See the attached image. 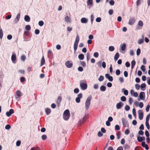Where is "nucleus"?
<instances>
[{"instance_id":"nucleus-27","label":"nucleus","mask_w":150,"mask_h":150,"mask_svg":"<svg viewBox=\"0 0 150 150\" xmlns=\"http://www.w3.org/2000/svg\"><path fill=\"white\" fill-rule=\"evenodd\" d=\"M122 92L124 93V94L125 95H127L128 94V92L127 90H125V88H122Z\"/></svg>"},{"instance_id":"nucleus-18","label":"nucleus","mask_w":150,"mask_h":150,"mask_svg":"<svg viewBox=\"0 0 150 150\" xmlns=\"http://www.w3.org/2000/svg\"><path fill=\"white\" fill-rule=\"evenodd\" d=\"M30 18L28 15H25L24 17L25 21L27 22H29L30 21Z\"/></svg>"},{"instance_id":"nucleus-49","label":"nucleus","mask_w":150,"mask_h":150,"mask_svg":"<svg viewBox=\"0 0 150 150\" xmlns=\"http://www.w3.org/2000/svg\"><path fill=\"white\" fill-rule=\"evenodd\" d=\"M146 126L148 129H149V125L148 122H145Z\"/></svg>"},{"instance_id":"nucleus-26","label":"nucleus","mask_w":150,"mask_h":150,"mask_svg":"<svg viewBox=\"0 0 150 150\" xmlns=\"http://www.w3.org/2000/svg\"><path fill=\"white\" fill-rule=\"evenodd\" d=\"M119 57V54L118 53H117L115 55L114 59L115 61H117Z\"/></svg>"},{"instance_id":"nucleus-59","label":"nucleus","mask_w":150,"mask_h":150,"mask_svg":"<svg viewBox=\"0 0 150 150\" xmlns=\"http://www.w3.org/2000/svg\"><path fill=\"white\" fill-rule=\"evenodd\" d=\"M114 3V1L113 0H111L109 2V4L111 5H113Z\"/></svg>"},{"instance_id":"nucleus-30","label":"nucleus","mask_w":150,"mask_h":150,"mask_svg":"<svg viewBox=\"0 0 150 150\" xmlns=\"http://www.w3.org/2000/svg\"><path fill=\"white\" fill-rule=\"evenodd\" d=\"M78 58L80 60H83L84 58V56L82 54H80L79 55Z\"/></svg>"},{"instance_id":"nucleus-6","label":"nucleus","mask_w":150,"mask_h":150,"mask_svg":"<svg viewBox=\"0 0 150 150\" xmlns=\"http://www.w3.org/2000/svg\"><path fill=\"white\" fill-rule=\"evenodd\" d=\"M139 114V118L140 120H142L143 117V112L142 110H140L138 112Z\"/></svg>"},{"instance_id":"nucleus-55","label":"nucleus","mask_w":150,"mask_h":150,"mask_svg":"<svg viewBox=\"0 0 150 150\" xmlns=\"http://www.w3.org/2000/svg\"><path fill=\"white\" fill-rule=\"evenodd\" d=\"M125 109L126 111H128L130 109V107L129 105H126L125 106Z\"/></svg>"},{"instance_id":"nucleus-10","label":"nucleus","mask_w":150,"mask_h":150,"mask_svg":"<svg viewBox=\"0 0 150 150\" xmlns=\"http://www.w3.org/2000/svg\"><path fill=\"white\" fill-rule=\"evenodd\" d=\"M145 93L143 92H141L139 94V97L142 100H144L145 98Z\"/></svg>"},{"instance_id":"nucleus-19","label":"nucleus","mask_w":150,"mask_h":150,"mask_svg":"<svg viewBox=\"0 0 150 150\" xmlns=\"http://www.w3.org/2000/svg\"><path fill=\"white\" fill-rule=\"evenodd\" d=\"M98 66H106V63L104 62H102L101 61H99L97 63Z\"/></svg>"},{"instance_id":"nucleus-9","label":"nucleus","mask_w":150,"mask_h":150,"mask_svg":"<svg viewBox=\"0 0 150 150\" xmlns=\"http://www.w3.org/2000/svg\"><path fill=\"white\" fill-rule=\"evenodd\" d=\"M105 77L106 79H108L110 81H113V77L112 76H110L109 74H106Z\"/></svg>"},{"instance_id":"nucleus-33","label":"nucleus","mask_w":150,"mask_h":150,"mask_svg":"<svg viewBox=\"0 0 150 150\" xmlns=\"http://www.w3.org/2000/svg\"><path fill=\"white\" fill-rule=\"evenodd\" d=\"M104 79V77L103 76L101 75L100 76L98 79V80L100 81H102Z\"/></svg>"},{"instance_id":"nucleus-64","label":"nucleus","mask_w":150,"mask_h":150,"mask_svg":"<svg viewBox=\"0 0 150 150\" xmlns=\"http://www.w3.org/2000/svg\"><path fill=\"white\" fill-rule=\"evenodd\" d=\"M98 135L99 137H102L103 135V134L100 131L98 132Z\"/></svg>"},{"instance_id":"nucleus-46","label":"nucleus","mask_w":150,"mask_h":150,"mask_svg":"<svg viewBox=\"0 0 150 150\" xmlns=\"http://www.w3.org/2000/svg\"><path fill=\"white\" fill-rule=\"evenodd\" d=\"M150 117V114L148 115L146 117V122H148Z\"/></svg>"},{"instance_id":"nucleus-47","label":"nucleus","mask_w":150,"mask_h":150,"mask_svg":"<svg viewBox=\"0 0 150 150\" xmlns=\"http://www.w3.org/2000/svg\"><path fill=\"white\" fill-rule=\"evenodd\" d=\"M141 52V50L139 48H138L137 49V55H139L140 54V53Z\"/></svg>"},{"instance_id":"nucleus-51","label":"nucleus","mask_w":150,"mask_h":150,"mask_svg":"<svg viewBox=\"0 0 150 150\" xmlns=\"http://www.w3.org/2000/svg\"><path fill=\"white\" fill-rule=\"evenodd\" d=\"M146 86V85L145 83H142L140 86L141 88H145Z\"/></svg>"},{"instance_id":"nucleus-54","label":"nucleus","mask_w":150,"mask_h":150,"mask_svg":"<svg viewBox=\"0 0 150 150\" xmlns=\"http://www.w3.org/2000/svg\"><path fill=\"white\" fill-rule=\"evenodd\" d=\"M140 87V85L137 84H136L135 85V87L137 90L139 89Z\"/></svg>"},{"instance_id":"nucleus-23","label":"nucleus","mask_w":150,"mask_h":150,"mask_svg":"<svg viewBox=\"0 0 150 150\" xmlns=\"http://www.w3.org/2000/svg\"><path fill=\"white\" fill-rule=\"evenodd\" d=\"M20 17V14L19 13L17 15L15 19L16 23H17L19 20Z\"/></svg>"},{"instance_id":"nucleus-15","label":"nucleus","mask_w":150,"mask_h":150,"mask_svg":"<svg viewBox=\"0 0 150 150\" xmlns=\"http://www.w3.org/2000/svg\"><path fill=\"white\" fill-rule=\"evenodd\" d=\"M131 94L133 95L135 97H137L138 96V94L137 92H134L133 90H131L130 91Z\"/></svg>"},{"instance_id":"nucleus-13","label":"nucleus","mask_w":150,"mask_h":150,"mask_svg":"<svg viewBox=\"0 0 150 150\" xmlns=\"http://www.w3.org/2000/svg\"><path fill=\"white\" fill-rule=\"evenodd\" d=\"M135 19L134 18H130L129 20V24L130 25H132L135 22Z\"/></svg>"},{"instance_id":"nucleus-16","label":"nucleus","mask_w":150,"mask_h":150,"mask_svg":"<svg viewBox=\"0 0 150 150\" xmlns=\"http://www.w3.org/2000/svg\"><path fill=\"white\" fill-rule=\"evenodd\" d=\"M138 26H140L141 27L140 28H139L138 27H137V29L138 30L139 29H141L142 28V27L143 25V22L141 21H139L138 23Z\"/></svg>"},{"instance_id":"nucleus-53","label":"nucleus","mask_w":150,"mask_h":150,"mask_svg":"<svg viewBox=\"0 0 150 150\" xmlns=\"http://www.w3.org/2000/svg\"><path fill=\"white\" fill-rule=\"evenodd\" d=\"M133 102V100L132 99V98H131L130 97L129 99V104L131 105L132 103Z\"/></svg>"},{"instance_id":"nucleus-2","label":"nucleus","mask_w":150,"mask_h":150,"mask_svg":"<svg viewBox=\"0 0 150 150\" xmlns=\"http://www.w3.org/2000/svg\"><path fill=\"white\" fill-rule=\"evenodd\" d=\"M70 116V113L69 110H66L64 112L63 118L64 119L66 120H68Z\"/></svg>"},{"instance_id":"nucleus-21","label":"nucleus","mask_w":150,"mask_h":150,"mask_svg":"<svg viewBox=\"0 0 150 150\" xmlns=\"http://www.w3.org/2000/svg\"><path fill=\"white\" fill-rule=\"evenodd\" d=\"M81 22L82 23H86L87 22V20L85 18H82L81 19Z\"/></svg>"},{"instance_id":"nucleus-12","label":"nucleus","mask_w":150,"mask_h":150,"mask_svg":"<svg viewBox=\"0 0 150 150\" xmlns=\"http://www.w3.org/2000/svg\"><path fill=\"white\" fill-rule=\"evenodd\" d=\"M123 105V103L122 102H120L117 103L116 104V108L117 109H120Z\"/></svg>"},{"instance_id":"nucleus-39","label":"nucleus","mask_w":150,"mask_h":150,"mask_svg":"<svg viewBox=\"0 0 150 150\" xmlns=\"http://www.w3.org/2000/svg\"><path fill=\"white\" fill-rule=\"evenodd\" d=\"M65 21L67 22H70L69 17L68 16H67L65 18Z\"/></svg>"},{"instance_id":"nucleus-8","label":"nucleus","mask_w":150,"mask_h":150,"mask_svg":"<svg viewBox=\"0 0 150 150\" xmlns=\"http://www.w3.org/2000/svg\"><path fill=\"white\" fill-rule=\"evenodd\" d=\"M14 113V110L13 109H10L8 112H7L6 115L8 117L10 116L12 114Z\"/></svg>"},{"instance_id":"nucleus-25","label":"nucleus","mask_w":150,"mask_h":150,"mask_svg":"<svg viewBox=\"0 0 150 150\" xmlns=\"http://www.w3.org/2000/svg\"><path fill=\"white\" fill-rule=\"evenodd\" d=\"M62 99V98L60 96H59L57 98V103L58 105H59L60 104Z\"/></svg>"},{"instance_id":"nucleus-29","label":"nucleus","mask_w":150,"mask_h":150,"mask_svg":"<svg viewBox=\"0 0 150 150\" xmlns=\"http://www.w3.org/2000/svg\"><path fill=\"white\" fill-rule=\"evenodd\" d=\"M106 89V88L104 86H102L100 88V89L101 91H105Z\"/></svg>"},{"instance_id":"nucleus-43","label":"nucleus","mask_w":150,"mask_h":150,"mask_svg":"<svg viewBox=\"0 0 150 150\" xmlns=\"http://www.w3.org/2000/svg\"><path fill=\"white\" fill-rule=\"evenodd\" d=\"M142 0H137V6H139L141 3Z\"/></svg>"},{"instance_id":"nucleus-57","label":"nucleus","mask_w":150,"mask_h":150,"mask_svg":"<svg viewBox=\"0 0 150 150\" xmlns=\"http://www.w3.org/2000/svg\"><path fill=\"white\" fill-rule=\"evenodd\" d=\"M129 129H126L125 131V134L126 135H128L129 133Z\"/></svg>"},{"instance_id":"nucleus-62","label":"nucleus","mask_w":150,"mask_h":150,"mask_svg":"<svg viewBox=\"0 0 150 150\" xmlns=\"http://www.w3.org/2000/svg\"><path fill=\"white\" fill-rule=\"evenodd\" d=\"M79 90L78 88H75L74 90V92L75 93H79Z\"/></svg>"},{"instance_id":"nucleus-20","label":"nucleus","mask_w":150,"mask_h":150,"mask_svg":"<svg viewBox=\"0 0 150 150\" xmlns=\"http://www.w3.org/2000/svg\"><path fill=\"white\" fill-rule=\"evenodd\" d=\"M16 94L19 98L22 96L21 92L19 90H18L16 91Z\"/></svg>"},{"instance_id":"nucleus-45","label":"nucleus","mask_w":150,"mask_h":150,"mask_svg":"<svg viewBox=\"0 0 150 150\" xmlns=\"http://www.w3.org/2000/svg\"><path fill=\"white\" fill-rule=\"evenodd\" d=\"M26 59L25 56L24 55H23L21 56V59L23 61H24Z\"/></svg>"},{"instance_id":"nucleus-58","label":"nucleus","mask_w":150,"mask_h":150,"mask_svg":"<svg viewBox=\"0 0 150 150\" xmlns=\"http://www.w3.org/2000/svg\"><path fill=\"white\" fill-rule=\"evenodd\" d=\"M47 137L46 135L44 134L42 136V140H45L47 138Z\"/></svg>"},{"instance_id":"nucleus-60","label":"nucleus","mask_w":150,"mask_h":150,"mask_svg":"<svg viewBox=\"0 0 150 150\" xmlns=\"http://www.w3.org/2000/svg\"><path fill=\"white\" fill-rule=\"evenodd\" d=\"M101 21V18L100 17L97 18L96 19V21L98 22H100Z\"/></svg>"},{"instance_id":"nucleus-22","label":"nucleus","mask_w":150,"mask_h":150,"mask_svg":"<svg viewBox=\"0 0 150 150\" xmlns=\"http://www.w3.org/2000/svg\"><path fill=\"white\" fill-rule=\"evenodd\" d=\"M45 63V60L44 56H43L41 60V66H42L44 65Z\"/></svg>"},{"instance_id":"nucleus-38","label":"nucleus","mask_w":150,"mask_h":150,"mask_svg":"<svg viewBox=\"0 0 150 150\" xmlns=\"http://www.w3.org/2000/svg\"><path fill=\"white\" fill-rule=\"evenodd\" d=\"M44 22L42 21H39L38 22V24L40 26H42L44 25Z\"/></svg>"},{"instance_id":"nucleus-56","label":"nucleus","mask_w":150,"mask_h":150,"mask_svg":"<svg viewBox=\"0 0 150 150\" xmlns=\"http://www.w3.org/2000/svg\"><path fill=\"white\" fill-rule=\"evenodd\" d=\"M120 73V71L119 69H117L116 71V74L117 75H119Z\"/></svg>"},{"instance_id":"nucleus-4","label":"nucleus","mask_w":150,"mask_h":150,"mask_svg":"<svg viewBox=\"0 0 150 150\" xmlns=\"http://www.w3.org/2000/svg\"><path fill=\"white\" fill-rule=\"evenodd\" d=\"M79 36L77 35H76L75 40L74 42V51L75 52L76 51V50L78 45V43L79 42Z\"/></svg>"},{"instance_id":"nucleus-50","label":"nucleus","mask_w":150,"mask_h":150,"mask_svg":"<svg viewBox=\"0 0 150 150\" xmlns=\"http://www.w3.org/2000/svg\"><path fill=\"white\" fill-rule=\"evenodd\" d=\"M11 127L10 125L8 124L5 127V128L6 129H8L10 128Z\"/></svg>"},{"instance_id":"nucleus-7","label":"nucleus","mask_w":150,"mask_h":150,"mask_svg":"<svg viewBox=\"0 0 150 150\" xmlns=\"http://www.w3.org/2000/svg\"><path fill=\"white\" fill-rule=\"evenodd\" d=\"M82 97V93H80L78 95V97L76 98L75 100L76 103H79L80 102V99Z\"/></svg>"},{"instance_id":"nucleus-61","label":"nucleus","mask_w":150,"mask_h":150,"mask_svg":"<svg viewBox=\"0 0 150 150\" xmlns=\"http://www.w3.org/2000/svg\"><path fill=\"white\" fill-rule=\"evenodd\" d=\"M144 106V104L142 102H140L139 104V106L140 108H142Z\"/></svg>"},{"instance_id":"nucleus-14","label":"nucleus","mask_w":150,"mask_h":150,"mask_svg":"<svg viewBox=\"0 0 150 150\" xmlns=\"http://www.w3.org/2000/svg\"><path fill=\"white\" fill-rule=\"evenodd\" d=\"M122 121L123 125L125 127H126L128 125L127 121L125 118H122Z\"/></svg>"},{"instance_id":"nucleus-31","label":"nucleus","mask_w":150,"mask_h":150,"mask_svg":"<svg viewBox=\"0 0 150 150\" xmlns=\"http://www.w3.org/2000/svg\"><path fill=\"white\" fill-rule=\"evenodd\" d=\"M3 35V33L2 29L1 28L0 30V38L1 39H2Z\"/></svg>"},{"instance_id":"nucleus-3","label":"nucleus","mask_w":150,"mask_h":150,"mask_svg":"<svg viewBox=\"0 0 150 150\" xmlns=\"http://www.w3.org/2000/svg\"><path fill=\"white\" fill-rule=\"evenodd\" d=\"M92 98V96H90L88 97L85 103V107L86 110H88L90 105L91 101Z\"/></svg>"},{"instance_id":"nucleus-40","label":"nucleus","mask_w":150,"mask_h":150,"mask_svg":"<svg viewBox=\"0 0 150 150\" xmlns=\"http://www.w3.org/2000/svg\"><path fill=\"white\" fill-rule=\"evenodd\" d=\"M121 100L122 101H125L126 100V98L125 96H122L121 98Z\"/></svg>"},{"instance_id":"nucleus-28","label":"nucleus","mask_w":150,"mask_h":150,"mask_svg":"<svg viewBox=\"0 0 150 150\" xmlns=\"http://www.w3.org/2000/svg\"><path fill=\"white\" fill-rule=\"evenodd\" d=\"M65 64L66 66H72L73 64L71 62V61H67L65 63Z\"/></svg>"},{"instance_id":"nucleus-48","label":"nucleus","mask_w":150,"mask_h":150,"mask_svg":"<svg viewBox=\"0 0 150 150\" xmlns=\"http://www.w3.org/2000/svg\"><path fill=\"white\" fill-rule=\"evenodd\" d=\"M132 113L134 116L135 117L136 116V110L134 108L132 110Z\"/></svg>"},{"instance_id":"nucleus-17","label":"nucleus","mask_w":150,"mask_h":150,"mask_svg":"<svg viewBox=\"0 0 150 150\" xmlns=\"http://www.w3.org/2000/svg\"><path fill=\"white\" fill-rule=\"evenodd\" d=\"M142 146L143 147L145 148L146 150L149 149V147L147 144H146L145 142H142Z\"/></svg>"},{"instance_id":"nucleus-52","label":"nucleus","mask_w":150,"mask_h":150,"mask_svg":"<svg viewBox=\"0 0 150 150\" xmlns=\"http://www.w3.org/2000/svg\"><path fill=\"white\" fill-rule=\"evenodd\" d=\"M115 129L117 130H119L120 129V127L119 125H116L115 126Z\"/></svg>"},{"instance_id":"nucleus-34","label":"nucleus","mask_w":150,"mask_h":150,"mask_svg":"<svg viewBox=\"0 0 150 150\" xmlns=\"http://www.w3.org/2000/svg\"><path fill=\"white\" fill-rule=\"evenodd\" d=\"M137 140L139 142H141L143 141L142 137L138 136L137 137Z\"/></svg>"},{"instance_id":"nucleus-5","label":"nucleus","mask_w":150,"mask_h":150,"mask_svg":"<svg viewBox=\"0 0 150 150\" xmlns=\"http://www.w3.org/2000/svg\"><path fill=\"white\" fill-rule=\"evenodd\" d=\"M88 115H85L83 117L82 120H81L79 122V125H81L86 120L88 119Z\"/></svg>"},{"instance_id":"nucleus-42","label":"nucleus","mask_w":150,"mask_h":150,"mask_svg":"<svg viewBox=\"0 0 150 150\" xmlns=\"http://www.w3.org/2000/svg\"><path fill=\"white\" fill-rule=\"evenodd\" d=\"M24 35H26L27 36H28L30 35L29 32L25 31L24 33Z\"/></svg>"},{"instance_id":"nucleus-36","label":"nucleus","mask_w":150,"mask_h":150,"mask_svg":"<svg viewBox=\"0 0 150 150\" xmlns=\"http://www.w3.org/2000/svg\"><path fill=\"white\" fill-rule=\"evenodd\" d=\"M126 48V45L125 44H123L121 46V49L122 51L125 50Z\"/></svg>"},{"instance_id":"nucleus-44","label":"nucleus","mask_w":150,"mask_h":150,"mask_svg":"<svg viewBox=\"0 0 150 150\" xmlns=\"http://www.w3.org/2000/svg\"><path fill=\"white\" fill-rule=\"evenodd\" d=\"M94 56L96 58H97L99 56V54L98 52H95L93 54Z\"/></svg>"},{"instance_id":"nucleus-37","label":"nucleus","mask_w":150,"mask_h":150,"mask_svg":"<svg viewBox=\"0 0 150 150\" xmlns=\"http://www.w3.org/2000/svg\"><path fill=\"white\" fill-rule=\"evenodd\" d=\"M26 29L28 30L29 31L31 29L30 26L29 25H27L25 26Z\"/></svg>"},{"instance_id":"nucleus-63","label":"nucleus","mask_w":150,"mask_h":150,"mask_svg":"<svg viewBox=\"0 0 150 150\" xmlns=\"http://www.w3.org/2000/svg\"><path fill=\"white\" fill-rule=\"evenodd\" d=\"M150 107V105H147V107L146 108V111L147 112H148L149 111Z\"/></svg>"},{"instance_id":"nucleus-24","label":"nucleus","mask_w":150,"mask_h":150,"mask_svg":"<svg viewBox=\"0 0 150 150\" xmlns=\"http://www.w3.org/2000/svg\"><path fill=\"white\" fill-rule=\"evenodd\" d=\"M45 111L46 114L48 115L50 113L51 111L50 109L46 108L45 109Z\"/></svg>"},{"instance_id":"nucleus-1","label":"nucleus","mask_w":150,"mask_h":150,"mask_svg":"<svg viewBox=\"0 0 150 150\" xmlns=\"http://www.w3.org/2000/svg\"><path fill=\"white\" fill-rule=\"evenodd\" d=\"M80 86L82 90H85L87 88V85L85 80H83L80 81Z\"/></svg>"},{"instance_id":"nucleus-35","label":"nucleus","mask_w":150,"mask_h":150,"mask_svg":"<svg viewBox=\"0 0 150 150\" xmlns=\"http://www.w3.org/2000/svg\"><path fill=\"white\" fill-rule=\"evenodd\" d=\"M114 49L115 48L113 46H110L109 47V50L110 51H113Z\"/></svg>"},{"instance_id":"nucleus-11","label":"nucleus","mask_w":150,"mask_h":150,"mask_svg":"<svg viewBox=\"0 0 150 150\" xmlns=\"http://www.w3.org/2000/svg\"><path fill=\"white\" fill-rule=\"evenodd\" d=\"M11 59L12 62L13 63H16V54L14 53V54H13L11 56Z\"/></svg>"},{"instance_id":"nucleus-32","label":"nucleus","mask_w":150,"mask_h":150,"mask_svg":"<svg viewBox=\"0 0 150 150\" xmlns=\"http://www.w3.org/2000/svg\"><path fill=\"white\" fill-rule=\"evenodd\" d=\"M93 0H88L87 1V4L88 5H91L93 4Z\"/></svg>"},{"instance_id":"nucleus-41","label":"nucleus","mask_w":150,"mask_h":150,"mask_svg":"<svg viewBox=\"0 0 150 150\" xmlns=\"http://www.w3.org/2000/svg\"><path fill=\"white\" fill-rule=\"evenodd\" d=\"M144 42V39H139L138 41V43L140 44Z\"/></svg>"}]
</instances>
